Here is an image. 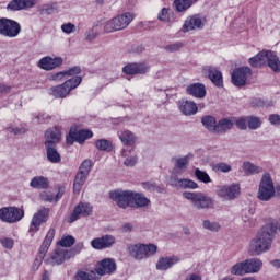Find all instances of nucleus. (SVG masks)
Wrapping results in <instances>:
<instances>
[{"label":"nucleus","mask_w":280,"mask_h":280,"mask_svg":"<svg viewBox=\"0 0 280 280\" xmlns=\"http://www.w3.org/2000/svg\"><path fill=\"white\" fill-rule=\"evenodd\" d=\"M243 172L247 174V176H253V174H259L261 172V167L250 163V162H244L243 163Z\"/></svg>","instance_id":"obj_41"},{"label":"nucleus","mask_w":280,"mask_h":280,"mask_svg":"<svg viewBox=\"0 0 280 280\" xmlns=\"http://www.w3.org/2000/svg\"><path fill=\"white\" fill-rule=\"evenodd\" d=\"M235 126V122L233 119L230 118H223L217 122V129L214 133L222 135L224 132H229Z\"/></svg>","instance_id":"obj_29"},{"label":"nucleus","mask_w":280,"mask_h":280,"mask_svg":"<svg viewBox=\"0 0 280 280\" xmlns=\"http://www.w3.org/2000/svg\"><path fill=\"white\" fill-rule=\"evenodd\" d=\"M98 36L100 33H97L95 30H90L85 33V40H88V43H93V40H95V38Z\"/></svg>","instance_id":"obj_59"},{"label":"nucleus","mask_w":280,"mask_h":280,"mask_svg":"<svg viewBox=\"0 0 280 280\" xmlns=\"http://www.w3.org/2000/svg\"><path fill=\"white\" fill-rule=\"evenodd\" d=\"M276 194L275 182H272L270 174L266 173L260 180L257 198L261 202H270Z\"/></svg>","instance_id":"obj_4"},{"label":"nucleus","mask_w":280,"mask_h":280,"mask_svg":"<svg viewBox=\"0 0 280 280\" xmlns=\"http://www.w3.org/2000/svg\"><path fill=\"white\" fill-rule=\"evenodd\" d=\"M266 54L267 50L259 51L256 56L249 58L248 62L250 67L259 68V67H266Z\"/></svg>","instance_id":"obj_31"},{"label":"nucleus","mask_w":280,"mask_h":280,"mask_svg":"<svg viewBox=\"0 0 280 280\" xmlns=\"http://www.w3.org/2000/svg\"><path fill=\"white\" fill-rule=\"evenodd\" d=\"M132 150V141H125L122 149V156H128V152Z\"/></svg>","instance_id":"obj_62"},{"label":"nucleus","mask_w":280,"mask_h":280,"mask_svg":"<svg viewBox=\"0 0 280 280\" xmlns=\"http://www.w3.org/2000/svg\"><path fill=\"white\" fill-rule=\"evenodd\" d=\"M195 176L201 183H211V177H209V174H207V172H205V171H200V168H196Z\"/></svg>","instance_id":"obj_51"},{"label":"nucleus","mask_w":280,"mask_h":280,"mask_svg":"<svg viewBox=\"0 0 280 280\" xmlns=\"http://www.w3.org/2000/svg\"><path fill=\"white\" fill-rule=\"evenodd\" d=\"M131 207H150V200L141 192L131 191Z\"/></svg>","instance_id":"obj_28"},{"label":"nucleus","mask_w":280,"mask_h":280,"mask_svg":"<svg viewBox=\"0 0 280 280\" xmlns=\"http://www.w3.org/2000/svg\"><path fill=\"white\" fill-rule=\"evenodd\" d=\"M31 187L34 189H47L49 187V180L43 176L34 177L31 180Z\"/></svg>","instance_id":"obj_38"},{"label":"nucleus","mask_w":280,"mask_h":280,"mask_svg":"<svg viewBox=\"0 0 280 280\" xmlns=\"http://www.w3.org/2000/svg\"><path fill=\"white\" fill-rule=\"evenodd\" d=\"M86 176L89 175L80 172L77 173L73 184L74 194H80V191H82V187H84V183H86Z\"/></svg>","instance_id":"obj_37"},{"label":"nucleus","mask_w":280,"mask_h":280,"mask_svg":"<svg viewBox=\"0 0 280 280\" xmlns=\"http://www.w3.org/2000/svg\"><path fill=\"white\" fill-rule=\"evenodd\" d=\"M183 47H185V44L183 42H176L174 44L166 45L164 49L170 54H174V51H180Z\"/></svg>","instance_id":"obj_49"},{"label":"nucleus","mask_w":280,"mask_h":280,"mask_svg":"<svg viewBox=\"0 0 280 280\" xmlns=\"http://www.w3.org/2000/svg\"><path fill=\"white\" fill-rule=\"evenodd\" d=\"M196 3H198V0H175L174 7L176 12H187Z\"/></svg>","instance_id":"obj_34"},{"label":"nucleus","mask_w":280,"mask_h":280,"mask_svg":"<svg viewBox=\"0 0 280 280\" xmlns=\"http://www.w3.org/2000/svg\"><path fill=\"white\" fill-rule=\"evenodd\" d=\"M79 84H82V77H73L61 85L50 88V94L56 98L65 100L73 89H78Z\"/></svg>","instance_id":"obj_5"},{"label":"nucleus","mask_w":280,"mask_h":280,"mask_svg":"<svg viewBox=\"0 0 280 280\" xmlns=\"http://www.w3.org/2000/svg\"><path fill=\"white\" fill-rule=\"evenodd\" d=\"M242 218L246 226H255V219H253V217H249L248 212H243Z\"/></svg>","instance_id":"obj_61"},{"label":"nucleus","mask_w":280,"mask_h":280,"mask_svg":"<svg viewBox=\"0 0 280 280\" xmlns=\"http://www.w3.org/2000/svg\"><path fill=\"white\" fill-rule=\"evenodd\" d=\"M115 270H117V265L115 264V260L110 258L101 260L95 268V271L100 277H104V275H113Z\"/></svg>","instance_id":"obj_14"},{"label":"nucleus","mask_w":280,"mask_h":280,"mask_svg":"<svg viewBox=\"0 0 280 280\" xmlns=\"http://www.w3.org/2000/svg\"><path fill=\"white\" fill-rule=\"evenodd\" d=\"M253 75V70L249 67L236 68L232 72V84L234 86H246V81Z\"/></svg>","instance_id":"obj_11"},{"label":"nucleus","mask_w":280,"mask_h":280,"mask_svg":"<svg viewBox=\"0 0 280 280\" xmlns=\"http://www.w3.org/2000/svg\"><path fill=\"white\" fill-rule=\"evenodd\" d=\"M66 77L71 78L75 75V78H80V73H82V68L80 66H74L68 70L65 71Z\"/></svg>","instance_id":"obj_55"},{"label":"nucleus","mask_w":280,"mask_h":280,"mask_svg":"<svg viewBox=\"0 0 280 280\" xmlns=\"http://www.w3.org/2000/svg\"><path fill=\"white\" fill-rule=\"evenodd\" d=\"M201 124L207 130H209V132H215L218 127V120H215V117L211 115L203 116L201 118Z\"/></svg>","instance_id":"obj_35"},{"label":"nucleus","mask_w":280,"mask_h":280,"mask_svg":"<svg viewBox=\"0 0 280 280\" xmlns=\"http://www.w3.org/2000/svg\"><path fill=\"white\" fill-rule=\"evenodd\" d=\"M183 197L186 200H190V202H192V207L195 209H213V199L207 195H205V192H189V191H185L183 192Z\"/></svg>","instance_id":"obj_6"},{"label":"nucleus","mask_w":280,"mask_h":280,"mask_svg":"<svg viewBox=\"0 0 280 280\" xmlns=\"http://www.w3.org/2000/svg\"><path fill=\"white\" fill-rule=\"evenodd\" d=\"M54 237H56V229L51 228L46 236L45 240L40 246V255H45L49 250V246H51V243L54 242Z\"/></svg>","instance_id":"obj_33"},{"label":"nucleus","mask_w":280,"mask_h":280,"mask_svg":"<svg viewBox=\"0 0 280 280\" xmlns=\"http://www.w3.org/2000/svg\"><path fill=\"white\" fill-rule=\"evenodd\" d=\"M95 145L97 150H103V152H112L113 151V142L110 141H96Z\"/></svg>","instance_id":"obj_46"},{"label":"nucleus","mask_w":280,"mask_h":280,"mask_svg":"<svg viewBox=\"0 0 280 280\" xmlns=\"http://www.w3.org/2000/svg\"><path fill=\"white\" fill-rule=\"evenodd\" d=\"M213 172H223L224 174L231 172V165L224 163V162H220L217 163L212 166Z\"/></svg>","instance_id":"obj_50"},{"label":"nucleus","mask_w":280,"mask_h":280,"mask_svg":"<svg viewBox=\"0 0 280 280\" xmlns=\"http://www.w3.org/2000/svg\"><path fill=\"white\" fill-rule=\"evenodd\" d=\"M202 226L206 229V231H211V233H220L222 225H220L219 222L210 221V220H203Z\"/></svg>","instance_id":"obj_40"},{"label":"nucleus","mask_w":280,"mask_h":280,"mask_svg":"<svg viewBox=\"0 0 280 280\" xmlns=\"http://www.w3.org/2000/svg\"><path fill=\"white\" fill-rule=\"evenodd\" d=\"M118 137L120 141H135V139H137V137H135V133H132V131L130 130L120 131L118 133Z\"/></svg>","instance_id":"obj_53"},{"label":"nucleus","mask_w":280,"mask_h":280,"mask_svg":"<svg viewBox=\"0 0 280 280\" xmlns=\"http://www.w3.org/2000/svg\"><path fill=\"white\" fill-rule=\"evenodd\" d=\"M45 147L47 148V159L50 163H60V153H58V149H56V142L47 141L45 142Z\"/></svg>","instance_id":"obj_27"},{"label":"nucleus","mask_w":280,"mask_h":280,"mask_svg":"<svg viewBox=\"0 0 280 280\" xmlns=\"http://www.w3.org/2000/svg\"><path fill=\"white\" fill-rule=\"evenodd\" d=\"M202 27H205V19L198 14H195L185 20L182 32H192L194 30H202Z\"/></svg>","instance_id":"obj_13"},{"label":"nucleus","mask_w":280,"mask_h":280,"mask_svg":"<svg viewBox=\"0 0 280 280\" xmlns=\"http://www.w3.org/2000/svg\"><path fill=\"white\" fill-rule=\"evenodd\" d=\"M175 185L179 189H198V184L191 179H177Z\"/></svg>","instance_id":"obj_39"},{"label":"nucleus","mask_w":280,"mask_h":280,"mask_svg":"<svg viewBox=\"0 0 280 280\" xmlns=\"http://www.w3.org/2000/svg\"><path fill=\"white\" fill-rule=\"evenodd\" d=\"M234 124L238 130H246L248 128V116L235 119Z\"/></svg>","instance_id":"obj_52"},{"label":"nucleus","mask_w":280,"mask_h":280,"mask_svg":"<svg viewBox=\"0 0 280 280\" xmlns=\"http://www.w3.org/2000/svg\"><path fill=\"white\" fill-rule=\"evenodd\" d=\"M109 198L116 202L117 207L128 209L132 207V191L131 190H114L109 192Z\"/></svg>","instance_id":"obj_10"},{"label":"nucleus","mask_w":280,"mask_h":280,"mask_svg":"<svg viewBox=\"0 0 280 280\" xmlns=\"http://www.w3.org/2000/svg\"><path fill=\"white\" fill-rule=\"evenodd\" d=\"M49 208H40L38 211H36L31 220L28 233L32 237L40 231V224H45L47 220H49Z\"/></svg>","instance_id":"obj_9"},{"label":"nucleus","mask_w":280,"mask_h":280,"mask_svg":"<svg viewBox=\"0 0 280 280\" xmlns=\"http://www.w3.org/2000/svg\"><path fill=\"white\" fill-rule=\"evenodd\" d=\"M176 162L177 170H187V163H189V155H186L182 159H173Z\"/></svg>","instance_id":"obj_54"},{"label":"nucleus","mask_w":280,"mask_h":280,"mask_svg":"<svg viewBox=\"0 0 280 280\" xmlns=\"http://www.w3.org/2000/svg\"><path fill=\"white\" fill-rule=\"evenodd\" d=\"M63 34H73L75 32V24L66 23L61 26Z\"/></svg>","instance_id":"obj_60"},{"label":"nucleus","mask_w":280,"mask_h":280,"mask_svg":"<svg viewBox=\"0 0 280 280\" xmlns=\"http://www.w3.org/2000/svg\"><path fill=\"white\" fill-rule=\"evenodd\" d=\"M150 71V67L145 63H129L122 68L126 75H144Z\"/></svg>","instance_id":"obj_17"},{"label":"nucleus","mask_w":280,"mask_h":280,"mask_svg":"<svg viewBox=\"0 0 280 280\" xmlns=\"http://www.w3.org/2000/svg\"><path fill=\"white\" fill-rule=\"evenodd\" d=\"M203 75H207L214 86H223L222 72L211 66H206L202 69Z\"/></svg>","instance_id":"obj_18"},{"label":"nucleus","mask_w":280,"mask_h":280,"mask_svg":"<svg viewBox=\"0 0 280 280\" xmlns=\"http://www.w3.org/2000/svg\"><path fill=\"white\" fill-rule=\"evenodd\" d=\"M66 77H67L66 72L61 71V72L50 74L49 80H52L54 82H62V80H65Z\"/></svg>","instance_id":"obj_58"},{"label":"nucleus","mask_w":280,"mask_h":280,"mask_svg":"<svg viewBox=\"0 0 280 280\" xmlns=\"http://www.w3.org/2000/svg\"><path fill=\"white\" fill-rule=\"evenodd\" d=\"M25 218V210L18 207H7L0 209V220L7 222L8 224H16Z\"/></svg>","instance_id":"obj_8"},{"label":"nucleus","mask_w":280,"mask_h":280,"mask_svg":"<svg viewBox=\"0 0 280 280\" xmlns=\"http://www.w3.org/2000/svg\"><path fill=\"white\" fill-rule=\"evenodd\" d=\"M261 118L257 116H247V128L249 130H257L258 128H261Z\"/></svg>","instance_id":"obj_43"},{"label":"nucleus","mask_w":280,"mask_h":280,"mask_svg":"<svg viewBox=\"0 0 280 280\" xmlns=\"http://www.w3.org/2000/svg\"><path fill=\"white\" fill-rule=\"evenodd\" d=\"M128 250L133 259H145L143 244L128 245Z\"/></svg>","instance_id":"obj_32"},{"label":"nucleus","mask_w":280,"mask_h":280,"mask_svg":"<svg viewBox=\"0 0 280 280\" xmlns=\"http://www.w3.org/2000/svg\"><path fill=\"white\" fill-rule=\"evenodd\" d=\"M269 121L273 126H277V125L280 124V116L278 114H272V115L269 116Z\"/></svg>","instance_id":"obj_64"},{"label":"nucleus","mask_w":280,"mask_h":280,"mask_svg":"<svg viewBox=\"0 0 280 280\" xmlns=\"http://www.w3.org/2000/svg\"><path fill=\"white\" fill-rule=\"evenodd\" d=\"M46 141H60L62 139V131L60 127H52L45 132Z\"/></svg>","instance_id":"obj_36"},{"label":"nucleus","mask_w":280,"mask_h":280,"mask_svg":"<svg viewBox=\"0 0 280 280\" xmlns=\"http://www.w3.org/2000/svg\"><path fill=\"white\" fill-rule=\"evenodd\" d=\"M75 279L77 280H100V277H97V273H95L94 271L85 272V271H79L75 275Z\"/></svg>","instance_id":"obj_44"},{"label":"nucleus","mask_w":280,"mask_h":280,"mask_svg":"<svg viewBox=\"0 0 280 280\" xmlns=\"http://www.w3.org/2000/svg\"><path fill=\"white\" fill-rule=\"evenodd\" d=\"M132 21H135V15L131 12H125L107 21L104 25V33L113 34V32H121V30H126Z\"/></svg>","instance_id":"obj_3"},{"label":"nucleus","mask_w":280,"mask_h":280,"mask_svg":"<svg viewBox=\"0 0 280 280\" xmlns=\"http://www.w3.org/2000/svg\"><path fill=\"white\" fill-rule=\"evenodd\" d=\"M144 248V259L148 257H154V254L159 250V246L155 244H143Z\"/></svg>","instance_id":"obj_45"},{"label":"nucleus","mask_w":280,"mask_h":280,"mask_svg":"<svg viewBox=\"0 0 280 280\" xmlns=\"http://www.w3.org/2000/svg\"><path fill=\"white\" fill-rule=\"evenodd\" d=\"M67 259H69V252L60 249L50 256L49 264H51V266H60V264H63Z\"/></svg>","instance_id":"obj_30"},{"label":"nucleus","mask_w":280,"mask_h":280,"mask_svg":"<svg viewBox=\"0 0 280 280\" xmlns=\"http://www.w3.org/2000/svg\"><path fill=\"white\" fill-rule=\"evenodd\" d=\"M264 268V261L259 258H249L245 261L235 264L231 268V275L244 277V275H257Z\"/></svg>","instance_id":"obj_2"},{"label":"nucleus","mask_w":280,"mask_h":280,"mask_svg":"<svg viewBox=\"0 0 280 280\" xmlns=\"http://www.w3.org/2000/svg\"><path fill=\"white\" fill-rule=\"evenodd\" d=\"M124 165H126V167H135V165H137V158H127L124 162Z\"/></svg>","instance_id":"obj_63"},{"label":"nucleus","mask_w":280,"mask_h":280,"mask_svg":"<svg viewBox=\"0 0 280 280\" xmlns=\"http://www.w3.org/2000/svg\"><path fill=\"white\" fill-rule=\"evenodd\" d=\"M39 196L40 200L44 202H57L62 198V191H60V189L54 188L49 190H43Z\"/></svg>","instance_id":"obj_24"},{"label":"nucleus","mask_w":280,"mask_h":280,"mask_svg":"<svg viewBox=\"0 0 280 280\" xmlns=\"http://www.w3.org/2000/svg\"><path fill=\"white\" fill-rule=\"evenodd\" d=\"M115 244V237L113 235H105L98 238H94L91 242V246L96 250H102L103 248H110Z\"/></svg>","instance_id":"obj_21"},{"label":"nucleus","mask_w":280,"mask_h":280,"mask_svg":"<svg viewBox=\"0 0 280 280\" xmlns=\"http://www.w3.org/2000/svg\"><path fill=\"white\" fill-rule=\"evenodd\" d=\"M7 132H11L12 135H25L27 132V128L25 127H12L9 126L5 128Z\"/></svg>","instance_id":"obj_56"},{"label":"nucleus","mask_w":280,"mask_h":280,"mask_svg":"<svg viewBox=\"0 0 280 280\" xmlns=\"http://www.w3.org/2000/svg\"><path fill=\"white\" fill-rule=\"evenodd\" d=\"M277 226L273 224L264 225L254 238L249 241L247 253L250 257H257L268 253L272 248V242Z\"/></svg>","instance_id":"obj_1"},{"label":"nucleus","mask_w":280,"mask_h":280,"mask_svg":"<svg viewBox=\"0 0 280 280\" xmlns=\"http://www.w3.org/2000/svg\"><path fill=\"white\" fill-rule=\"evenodd\" d=\"M93 167V161L91 160H84L79 168V172L81 174H85L89 176L91 173V168Z\"/></svg>","instance_id":"obj_48"},{"label":"nucleus","mask_w":280,"mask_h":280,"mask_svg":"<svg viewBox=\"0 0 280 280\" xmlns=\"http://www.w3.org/2000/svg\"><path fill=\"white\" fill-rule=\"evenodd\" d=\"M178 261H180L178 256L161 257L156 262V270H170V268L178 264Z\"/></svg>","instance_id":"obj_25"},{"label":"nucleus","mask_w":280,"mask_h":280,"mask_svg":"<svg viewBox=\"0 0 280 280\" xmlns=\"http://www.w3.org/2000/svg\"><path fill=\"white\" fill-rule=\"evenodd\" d=\"M217 194L224 200H234L240 196V185L221 186Z\"/></svg>","instance_id":"obj_19"},{"label":"nucleus","mask_w":280,"mask_h":280,"mask_svg":"<svg viewBox=\"0 0 280 280\" xmlns=\"http://www.w3.org/2000/svg\"><path fill=\"white\" fill-rule=\"evenodd\" d=\"M36 5V0H11L7 5L9 12H21V10H30Z\"/></svg>","instance_id":"obj_15"},{"label":"nucleus","mask_w":280,"mask_h":280,"mask_svg":"<svg viewBox=\"0 0 280 280\" xmlns=\"http://www.w3.org/2000/svg\"><path fill=\"white\" fill-rule=\"evenodd\" d=\"M93 214V206L89 202H80L75 208L73 213L69 218L70 224L75 222V220H80V218H89V215Z\"/></svg>","instance_id":"obj_12"},{"label":"nucleus","mask_w":280,"mask_h":280,"mask_svg":"<svg viewBox=\"0 0 280 280\" xmlns=\"http://www.w3.org/2000/svg\"><path fill=\"white\" fill-rule=\"evenodd\" d=\"M188 95L197 97L198 100H205L207 97V88L202 83H192L186 89Z\"/></svg>","instance_id":"obj_22"},{"label":"nucleus","mask_w":280,"mask_h":280,"mask_svg":"<svg viewBox=\"0 0 280 280\" xmlns=\"http://www.w3.org/2000/svg\"><path fill=\"white\" fill-rule=\"evenodd\" d=\"M179 110L183 115H186V117H191V115L198 113V105H196L194 101H180Z\"/></svg>","instance_id":"obj_26"},{"label":"nucleus","mask_w":280,"mask_h":280,"mask_svg":"<svg viewBox=\"0 0 280 280\" xmlns=\"http://www.w3.org/2000/svg\"><path fill=\"white\" fill-rule=\"evenodd\" d=\"M75 244V238L71 235L62 236V238L59 242L60 246H63V248H71Z\"/></svg>","instance_id":"obj_47"},{"label":"nucleus","mask_w":280,"mask_h":280,"mask_svg":"<svg viewBox=\"0 0 280 280\" xmlns=\"http://www.w3.org/2000/svg\"><path fill=\"white\" fill-rule=\"evenodd\" d=\"M21 34V24L12 19H0V36L4 38H16Z\"/></svg>","instance_id":"obj_7"},{"label":"nucleus","mask_w":280,"mask_h":280,"mask_svg":"<svg viewBox=\"0 0 280 280\" xmlns=\"http://www.w3.org/2000/svg\"><path fill=\"white\" fill-rule=\"evenodd\" d=\"M174 12L170 11L167 8H163L161 12L158 15L159 21H162L163 23H172L174 19Z\"/></svg>","instance_id":"obj_42"},{"label":"nucleus","mask_w":280,"mask_h":280,"mask_svg":"<svg viewBox=\"0 0 280 280\" xmlns=\"http://www.w3.org/2000/svg\"><path fill=\"white\" fill-rule=\"evenodd\" d=\"M0 244L8 250H12V248H14V240L10 237H1Z\"/></svg>","instance_id":"obj_57"},{"label":"nucleus","mask_w":280,"mask_h":280,"mask_svg":"<svg viewBox=\"0 0 280 280\" xmlns=\"http://www.w3.org/2000/svg\"><path fill=\"white\" fill-rule=\"evenodd\" d=\"M93 137V131L89 129H75L71 128L68 136L66 137V141H86V139H91Z\"/></svg>","instance_id":"obj_16"},{"label":"nucleus","mask_w":280,"mask_h":280,"mask_svg":"<svg viewBox=\"0 0 280 280\" xmlns=\"http://www.w3.org/2000/svg\"><path fill=\"white\" fill-rule=\"evenodd\" d=\"M62 57H44L39 60L38 67L44 69V71H52V69H58V67H62Z\"/></svg>","instance_id":"obj_20"},{"label":"nucleus","mask_w":280,"mask_h":280,"mask_svg":"<svg viewBox=\"0 0 280 280\" xmlns=\"http://www.w3.org/2000/svg\"><path fill=\"white\" fill-rule=\"evenodd\" d=\"M266 66L270 67L275 73H280V59L277 52L267 50L265 59V67Z\"/></svg>","instance_id":"obj_23"}]
</instances>
